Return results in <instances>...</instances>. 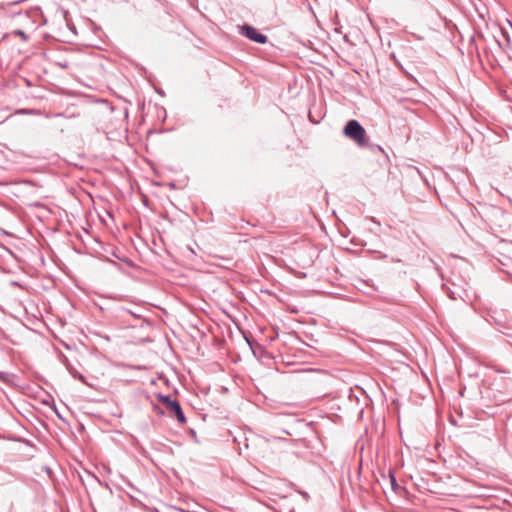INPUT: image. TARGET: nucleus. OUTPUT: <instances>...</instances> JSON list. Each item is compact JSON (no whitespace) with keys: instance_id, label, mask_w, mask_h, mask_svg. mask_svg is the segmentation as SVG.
<instances>
[{"instance_id":"obj_1","label":"nucleus","mask_w":512,"mask_h":512,"mask_svg":"<svg viewBox=\"0 0 512 512\" xmlns=\"http://www.w3.org/2000/svg\"><path fill=\"white\" fill-rule=\"evenodd\" d=\"M343 133L360 147L368 145L367 133L357 120L348 121L343 129Z\"/></svg>"},{"instance_id":"obj_2","label":"nucleus","mask_w":512,"mask_h":512,"mask_svg":"<svg viewBox=\"0 0 512 512\" xmlns=\"http://www.w3.org/2000/svg\"><path fill=\"white\" fill-rule=\"evenodd\" d=\"M158 400L172 413V416L181 424L186 423V417L178 400L170 395L158 394Z\"/></svg>"},{"instance_id":"obj_3","label":"nucleus","mask_w":512,"mask_h":512,"mask_svg":"<svg viewBox=\"0 0 512 512\" xmlns=\"http://www.w3.org/2000/svg\"><path fill=\"white\" fill-rule=\"evenodd\" d=\"M240 32L248 37L250 40L255 41L257 43L264 44L267 42V37L261 34L256 28L244 25L240 27Z\"/></svg>"},{"instance_id":"obj_4","label":"nucleus","mask_w":512,"mask_h":512,"mask_svg":"<svg viewBox=\"0 0 512 512\" xmlns=\"http://www.w3.org/2000/svg\"><path fill=\"white\" fill-rule=\"evenodd\" d=\"M14 377H15L14 374H11L9 372L0 371V381L4 382L6 384L11 383Z\"/></svg>"},{"instance_id":"obj_5","label":"nucleus","mask_w":512,"mask_h":512,"mask_svg":"<svg viewBox=\"0 0 512 512\" xmlns=\"http://www.w3.org/2000/svg\"><path fill=\"white\" fill-rule=\"evenodd\" d=\"M389 477H390V481H391V485H392L393 490H396L397 487H398V484L396 482L394 474L391 471L389 472Z\"/></svg>"},{"instance_id":"obj_6","label":"nucleus","mask_w":512,"mask_h":512,"mask_svg":"<svg viewBox=\"0 0 512 512\" xmlns=\"http://www.w3.org/2000/svg\"><path fill=\"white\" fill-rule=\"evenodd\" d=\"M14 33L20 36L22 39L27 40V35L23 30H15Z\"/></svg>"},{"instance_id":"obj_7","label":"nucleus","mask_w":512,"mask_h":512,"mask_svg":"<svg viewBox=\"0 0 512 512\" xmlns=\"http://www.w3.org/2000/svg\"><path fill=\"white\" fill-rule=\"evenodd\" d=\"M73 377L80 380L81 382L85 383V377L80 373L73 374Z\"/></svg>"},{"instance_id":"obj_8","label":"nucleus","mask_w":512,"mask_h":512,"mask_svg":"<svg viewBox=\"0 0 512 512\" xmlns=\"http://www.w3.org/2000/svg\"><path fill=\"white\" fill-rule=\"evenodd\" d=\"M124 311L131 313V314H132V316H136V314H135V313H132L131 311H129V310H127V309H124Z\"/></svg>"}]
</instances>
